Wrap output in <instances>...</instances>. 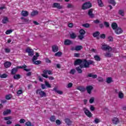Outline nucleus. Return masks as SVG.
<instances>
[{"label":"nucleus","mask_w":126,"mask_h":126,"mask_svg":"<svg viewBox=\"0 0 126 126\" xmlns=\"http://www.w3.org/2000/svg\"><path fill=\"white\" fill-rule=\"evenodd\" d=\"M95 63L92 60L87 61L86 59H77L74 63L75 65H80L81 68H89L91 64Z\"/></svg>","instance_id":"f257e3e1"},{"label":"nucleus","mask_w":126,"mask_h":126,"mask_svg":"<svg viewBox=\"0 0 126 126\" xmlns=\"http://www.w3.org/2000/svg\"><path fill=\"white\" fill-rule=\"evenodd\" d=\"M92 7V4L90 2H86L82 6V9L85 10Z\"/></svg>","instance_id":"f03ea898"},{"label":"nucleus","mask_w":126,"mask_h":126,"mask_svg":"<svg viewBox=\"0 0 126 126\" xmlns=\"http://www.w3.org/2000/svg\"><path fill=\"white\" fill-rule=\"evenodd\" d=\"M83 111L85 115H86L87 117H88L89 118L92 117V115H93L92 113H91V112H90V111H89V110H88V109H87V108L84 107L83 108Z\"/></svg>","instance_id":"7ed1b4c3"},{"label":"nucleus","mask_w":126,"mask_h":126,"mask_svg":"<svg viewBox=\"0 0 126 126\" xmlns=\"http://www.w3.org/2000/svg\"><path fill=\"white\" fill-rule=\"evenodd\" d=\"M101 49L103 51H108V52H111L112 51V47L106 44L102 45Z\"/></svg>","instance_id":"20e7f679"},{"label":"nucleus","mask_w":126,"mask_h":126,"mask_svg":"<svg viewBox=\"0 0 126 126\" xmlns=\"http://www.w3.org/2000/svg\"><path fill=\"white\" fill-rule=\"evenodd\" d=\"M26 52L28 53L29 57H33L34 56V50L29 47L26 49Z\"/></svg>","instance_id":"39448f33"},{"label":"nucleus","mask_w":126,"mask_h":126,"mask_svg":"<svg viewBox=\"0 0 126 126\" xmlns=\"http://www.w3.org/2000/svg\"><path fill=\"white\" fill-rule=\"evenodd\" d=\"M36 94H39L40 97H46V93H45L44 91H42L41 89L36 90Z\"/></svg>","instance_id":"423d86ee"},{"label":"nucleus","mask_w":126,"mask_h":126,"mask_svg":"<svg viewBox=\"0 0 126 126\" xmlns=\"http://www.w3.org/2000/svg\"><path fill=\"white\" fill-rule=\"evenodd\" d=\"M73 44V42L70 39H65L64 41V45L65 46H69L70 45H72Z\"/></svg>","instance_id":"0eeeda50"},{"label":"nucleus","mask_w":126,"mask_h":126,"mask_svg":"<svg viewBox=\"0 0 126 126\" xmlns=\"http://www.w3.org/2000/svg\"><path fill=\"white\" fill-rule=\"evenodd\" d=\"M52 7H55L56 8H58V9H62V8H63V7H62V6H61V4H60V3H54L53 4V6Z\"/></svg>","instance_id":"6e6552de"},{"label":"nucleus","mask_w":126,"mask_h":126,"mask_svg":"<svg viewBox=\"0 0 126 126\" xmlns=\"http://www.w3.org/2000/svg\"><path fill=\"white\" fill-rule=\"evenodd\" d=\"M86 90L89 94H91V92L93 90V87L92 86H88L86 87Z\"/></svg>","instance_id":"1a4fd4ad"},{"label":"nucleus","mask_w":126,"mask_h":126,"mask_svg":"<svg viewBox=\"0 0 126 126\" xmlns=\"http://www.w3.org/2000/svg\"><path fill=\"white\" fill-rule=\"evenodd\" d=\"M112 123L114 125H118V124L120 123V120L119 119H118V118L115 117L112 119Z\"/></svg>","instance_id":"9d476101"},{"label":"nucleus","mask_w":126,"mask_h":126,"mask_svg":"<svg viewBox=\"0 0 126 126\" xmlns=\"http://www.w3.org/2000/svg\"><path fill=\"white\" fill-rule=\"evenodd\" d=\"M48 70H44L43 71V74H42L41 75L42 76H43V77H45V78H48V77H49V76L47 75V74H48Z\"/></svg>","instance_id":"9b49d317"},{"label":"nucleus","mask_w":126,"mask_h":126,"mask_svg":"<svg viewBox=\"0 0 126 126\" xmlns=\"http://www.w3.org/2000/svg\"><path fill=\"white\" fill-rule=\"evenodd\" d=\"M59 51V47L57 45H53L52 46V52L56 53Z\"/></svg>","instance_id":"f8f14e48"},{"label":"nucleus","mask_w":126,"mask_h":126,"mask_svg":"<svg viewBox=\"0 0 126 126\" xmlns=\"http://www.w3.org/2000/svg\"><path fill=\"white\" fill-rule=\"evenodd\" d=\"M115 32L116 34H122L123 33V30L121 28H118L115 31Z\"/></svg>","instance_id":"ddd939ff"},{"label":"nucleus","mask_w":126,"mask_h":126,"mask_svg":"<svg viewBox=\"0 0 126 126\" xmlns=\"http://www.w3.org/2000/svg\"><path fill=\"white\" fill-rule=\"evenodd\" d=\"M21 13L22 16H25V17L29 15V12L27 11H22Z\"/></svg>","instance_id":"4468645a"},{"label":"nucleus","mask_w":126,"mask_h":126,"mask_svg":"<svg viewBox=\"0 0 126 126\" xmlns=\"http://www.w3.org/2000/svg\"><path fill=\"white\" fill-rule=\"evenodd\" d=\"M111 27L113 30H116L117 29H118V24L117 23H113L111 25Z\"/></svg>","instance_id":"2eb2a0df"},{"label":"nucleus","mask_w":126,"mask_h":126,"mask_svg":"<svg viewBox=\"0 0 126 126\" xmlns=\"http://www.w3.org/2000/svg\"><path fill=\"white\" fill-rule=\"evenodd\" d=\"M4 65L6 68H8V67H10V66H11V63L6 62L4 63Z\"/></svg>","instance_id":"dca6fc26"},{"label":"nucleus","mask_w":126,"mask_h":126,"mask_svg":"<svg viewBox=\"0 0 126 126\" xmlns=\"http://www.w3.org/2000/svg\"><path fill=\"white\" fill-rule=\"evenodd\" d=\"M92 12H93V9H91L89 10L88 14L91 18H93V17H94V14H93Z\"/></svg>","instance_id":"f3484780"},{"label":"nucleus","mask_w":126,"mask_h":126,"mask_svg":"<svg viewBox=\"0 0 126 126\" xmlns=\"http://www.w3.org/2000/svg\"><path fill=\"white\" fill-rule=\"evenodd\" d=\"M87 77H92V78H94V79H95V78H96L97 77V76L96 74H93V73H90L88 74Z\"/></svg>","instance_id":"a211bd4d"},{"label":"nucleus","mask_w":126,"mask_h":126,"mask_svg":"<svg viewBox=\"0 0 126 126\" xmlns=\"http://www.w3.org/2000/svg\"><path fill=\"white\" fill-rule=\"evenodd\" d=\"M65 123L68 125V126H71L72 124L71 121L69 120L68 118H66L64 120Z\"/></svg>","instance_id":"6ab92c4d"},{"label":"nucleus","mask_w":126,"mask_h":126,"mask_svg":"<svg viewBox=\"0 0 126 126\" xmlns=\"http://www.w3.org/2000/svg\"><path fill=\"white\" fill-rule=\"evenodd\" d=\"M99 35H100V32H96L93 34V37H94V38L96 37V39H97V40H99V37L97 36H99Z\"/></svg>","instance_id":"aec40b11"},{"label":"nucleus","mask_w":126,"mask_h":126,"mask_svg":"<svg viewBox=\"0 0 126 126\" xmlns=\"http://www.w3.org/2000/svg\"><path fill=\"white\" fill-rule=\"evenodd\" d=\"M81 67L80 66H77L76 67V70L77 71L78 73H82L83 71L82 69H81Z\"/></svg>","instance_id":"412c9836"},{"label":"nucleus","mask_w":126,"mask_h":126,"mask_svg":"<svg viewBox=\"0 0 126 126\" xmlns=\"http://www.w3.org/2000/svg\"><path fill=\"white\" fill-rule=\"evenodd\" d=\"M17 71H18V68H13L11 71V74H15V73H16V72H17Z\"/></svg>","instance_id":"4be33fe9"},{"label":"nucleus","mask_w":126,"mask_h":126,"mask_svg":"<svg viewBox=\"0 0 126 126\" xmlns=\"http://www.w3.org/2000/svg\"><path fill=\"white\" fill-rule=\"evenodd\" d=\"M7 22H8V18L6 17H4L2 20V23H3V24H6Z\"/></svg>","instance_id":"5701e85b"},{"label":"nucleus","mask_w":126,"mask_h":126,"mask_svg":"<svg viewBox=\"0 0 126 126\" xmlns=\"http://www.w3.org/2000/svg\"><path fill=\"white\" fill-rule=\"evenodd\" d=\"M10 113H11V110H10V109H7L3 112V116H6V115H8V114H10Z\"/></svg>","instance_id":"b1692460"},{"label":"nucleus","mask_w":126,"mask_h":126,"mask_svg":"<svg viewBox=\"0 0 126 126\" xmlns=\"http://www.w3.org/2000/svg\"><path fill=\"white\" fill-rule=\"evenodd\" d=\"M77 89L78 90H79L80 91H81V92H84L86 90V89H85V88H84V87H78Z\"/></svg>","instance_id":"393cba45"},{"label":"nucleus","mask_w":126,"mask_h":126,"mask_svg":"<svg viewBox=\"0 0 126 126\" xmlns=\"http://www.w3.org/2000/svg\"><path fill=\"white\" fill-rule=\"evenodd\" d=\"M105 57H106V58H111L113 56V55L110 53V52L108 51V52H106L104 54Z\"/></svg>","instance_id":"a878e982"},{"label":"nucleus","mask_w":126,"mask_h":126,"mask_svg":"<svg viewBox=\"0 0 126 126\" xmlns=\"http://www.w3.org/2000/svg\"><path fill=\"white\" fill-rule=\"evenodd\" d=\"M81 49H83V47H82L81 45H78L75 47V51H80Z\"/></svg>","instance_id":"bb28decb"},{"label":"nucleus","mask_w":126,"mask_h":126,"mask_svg":"<svg viewBox=\"0 0 126 126\" xmlns=\"http://www.w3.org/2000/svg\"><path fill=\"white\" fill-rule=\"evenodd\" d=\"M97 3L100 7L104 6V4L103 3V2H102V0H97Z\"/></svg>","instance_id":"cd10ccee"},{"label":"nucleus","mask_w":126,"mask_h":126,"mask_svg":"<svg viewBox=\"0 0 126 126\" xmlns=\"http://www.w3.org/2000/svg\"><path fill=\"white\" fill-rule=\"evenodd\" d=\"M21 77V76L20 74H16L13 76L14 79H16L17 80L20 79Z\"/></svg>","instance_id":"c85d7f7f"},{"label":"nucleus","mask_w":126,"mask_h":126,"mask_svg":"<svg viewBox=\"0 0 126 126\" xmlns=\"http://www.w3.org/2000/svg\"><path fill=\"white\" fill-rule=\"evenodd\" d=\"M108 1L109 3L112 4V5H116V1H115V0H108Z\"/></svg>","instance_id":"c756f323"},{"label":"nucleus","mask_w":126,"mask_h":126,"mask_svg":"<svg viewBox=\"0 0 126 126\" xmlns=\"http://www.w3.org/2000/svg\"><path fill=\"white\" fill-rule=\"evenodd\" d=\"M53 90L55 91L57 93H58V94H60V95H62V94H63V92L58 90V89H57L56 88H55Z\"/></svg>","instance_id":"7c9ffc66"},{"label":"nucleus","mask_w":126,"mask_h":126,"mask_svg":"<svg viewBox=\"0 0 126 126\" xmlns=\"http://www.w3.org/2000/svg\"><path fill=\"white\" fill-rule=\"evenodd\" d=\"M112 82H113V80H112V77H108L106 78L107 83L110 84Z\"/></svg>","instance_id":"2f4dec72"},{"label":"nucleus","mask_w":126,"mask_h":126,"mask_svg":"<svg viewBox=\"0 0 126 126\" xmlns=\"http://www.w3.org/2000/svg\"><path fill=\"white\" fill-rule=\"evenodd\" d=\"M70 37L71 39H75L76 38V34L74 33H72L70 34Z\"/></svg>","instance_id":"473e14b6"},{"label":"nucleus","mask_w":126,"mask_h":126,"mask_svg":"<svg viewBox=\"0 0 126 126\" xmlns=\"http://www.w3.org/2000/svg\"><path fill=\"white\" fill-rule=\"evenodd\" d=\"M39 12L37 11H34L31 13L32 16H35V15H38Z\"/></svg>","instance_id":"72a5a7b5"},{"label":"nucleus","mask_w":126,"mask_h":126,"mask_svg":"<svg viewBox=\"0 0 126 126\" xmlns=\"http://www.w3.org/2000/svg\"><path fill=\"white\" fill-rule=\"evenodd\" d=\"M94 58L95 61H97V62H100V61H101V58H100V57H99L98 55L94 56Z\"/></svg>","instance_id":"f704fd0d"},{"label":"nucleus","mask_w":126,"mask_h":126,"mask_svg":"<svg viewBox=\"0 0 126 126\" xmlns=\"http://www.w3.org/2000/svg\"><path fill=\"white\" fill-rule=\"evenodd\" d=\"M6 77H7V74L4 73L1 75V74H0V78H6Z\"/></svg>","instance_id":"c9c22d12"},{"label":"nucleus","mask_w":126,"mask_h":126,"mask_svg":"<svg viewBox=\"0 0 126 126\" xmlns=\"http://www.w3.org/2000/svg\"><path fill=\"white\" fill-rule=\"evenodd\" d=\"M118 96L120 99H123V98H124V94L122 93V92H120Z\"/></svg>","instance_id":"e433bc0d"},{"label":"nucleus","mask_w":126,"mask_h":126,"mask_svg":"<svg viewBox=\"0 0 126 126\" xmlns=\"http://www.w3.org/2000/svg\"><path fill=\"white\" fill-rule=\"evenodd\" d=\"M45 84L48 88H51L52 87V86H51V84L49 83V82L45 81Z\"/></svg>","instance_id":"4c0bfd02"},{"label":"nucleus","mask_w":126,"mask_h":126,"mask_svg":"<svg viewBox=\"0 0 126 126\" xmlns=\"http://www.w3.org/2000/svg\"><path fill=\"white\" fill-rule=\"evenodd\" d=\"M63 55V53L61 52H58L55 53V57H61Z\"/></svg>","instance_id":"58836bf2"},{"label":"nucleus","mask_w":126,"mask_h":126,"mask_svg":"<svg viewBox=\"0 0 126 126\" xmlns=\"http://www.w3.org/2000/svg\"><path fill=\"white\" fill-rule=\"evenodd\" d=\"M82 26L83 27H85V28H89V27H90V25L88 23H86V24H83Z\"/></svg>","instance_id":"ea45409f"},{"label":"nucleus","mask_w":126,"mask_h":126,"mask_svg":"<svg viewBox=\"0 0 126 126\" xmlns=\"http://www.w3.org/2000/svg\"><path fill=\"white\" fill-rule=\"evenodd\" d=\"M119 14L120 15H121V16H124V10H120L119 11Z\"/></svg>","instance_id":"a19ab883"},{"label":"nucleus","mask_w":126,"mask_h":126,"mask_svg":"<svg viewBox=\"0 0 126 126\" xmlns=\"http://www.w3.org/2000/svg\"><path fill=\"white\" fill-rule=\"evenodd\" d=\"M67 7L68 8H73V7H74V6L72 5V4L68 3L67 5Z\"/></svg>","instance_id":"79ce46f5"},{"label":"nucleus","mask_w":126,"mask_h":126,"mask_svg":"<svg viewBox=\"0 0 126 126\" xmlns=\"http://www.w3.org/2000/svg\"><path fill=\"white\" fill-rule=\"evenodd\" d=\"M50 121H51V122H55V121H56V117H55L54 116H52L50 117Z\"/></svg>","instance_id":"37998d69"},{"label":"nucleus","mask_w":126,"mask_h":126,"mask_svg":"<svg viewBox=\"0 0 126 126\" xmlns=\"http://www.w3.org/2000/svg\"><path fill=\"white\" fill-rule=\"evenodd\" d=\"M85 33H86V32H85V31L84 30H81L80 31V34L81 35H84L85 34Z\"/></svg>","instance_id":"c03bdc74"},{"label":"nucleus","mask_w":126,"mask_h":126,"mask_svg":"<svg viewBox=\"0 0 126 126\" xmlns=\"http://www.w3.org/2000/svg\"><path fill=\"white\" fill-rule=\"evenodd\" d=\"M10 33H12V30H7L5 32V34H6V35H8V34H10Z\"/></svg>","instance_id":"a18cd8bd"},{"label":"nucleus","mask_w":126,"mask_h":126,"mask_svg":"<svg viewBox=\"0 0 126 126\" xmlns=\"http://www.w3.org/2000/svg\"><path fill=\"white\" fill-rule=\"evenodd\" d=\"M23 22H24V24H27L29 23V20L28 19H24V20L23 21Z\"/></svg>","instance_id":"49530a36"},{"label":"nucleus","mask_w":126,"mask_h":126,"mask_svg":"<svg viewBox=\"0 0 126 126\" xmlns=\"http://www.w3.org/2000/svg\"><path fill=\"white\" fill-rule=\"evenodd\" d=\"M90 109L92 112H93V111H95V107L93 105H90Z\"/></svg>","instance_id":"de8ad7c7"},{"label":"nucleus","mask_w":126,"mask_h":126,"mask_svg":"<svg viewBox=\"0 0 126 126\" xmlns=\"http://www.w3.org/2000/svg\"><path fill=\"white\" fill-rule=\"evenodd\" d=\"M76 72V70L74 69H72L70 71V74H74V73Z\"/></svg>","instance_id":"09e8293b"},{"label":"nucleus","mask_w":126,"mask_h":126,"mask_svg":"<svg viewBox=\"0 0 126 126\" xmlns=\"http://www.w3.org/2000/svg\"><path fill=\"white\" fill-rule=\"evenodd\" d=\"M94 99H95V98H94V97H91V98L90 99L89 102H90V104H92L94 102Z\"/></svg>","instance_id":"8fccbe9b"},{"label":"nucleus","mask_w":126,"mask_h":126,"mask_svg":"<svg viewBox=\"0 0 126 126\" xmlns=\"http://www.w3.org/2000/svg\"><path fill=\"white\" fill-rule=\"evenodd\" d=\"M5 98H6V100H10V99H11V95L8 94V95H6Z\"/></svg>","instance_id":"3c124183"},{"label":"nucleus","mask_w":126,"mask_h":126,"mask_svg":"<svg viewBox=\"0 0 126 126\" xmlns=\"http://www.w3.org/2000/svg\"><path fill=\"white\" fill-rule=\"evenodd\" d=\"M104 26H106L107 28L110 27V24L108 22H104Z\"/></svg>","instance_id":"603ef678"},{"label":"nucleus","mask_w":126,"mask_h":126,"mask_svg":"<svg viewBox=\"0 0 126 126\" xmlns=\"http://www.w3.org/2000/svg\"><path fill=\"white\" fill-rule=\"evenodd\" d=\"M34 64H40L41 63V61H36L33 62Z\"/></svg>","instance_id":"864d4df0"},{"label":"nucleus","mask_w":126,"mask_h":126,"mask_svg":"<svg viewBox=\"0 0 126 126\" xmlns=\"http://www.w3.org/2000/svg\"><path fill=\"white\" fill-rule=\"evenodd\" d=\"M94 123L95 124H99V123H100V119H98V118H95L94 119Z\"/></svg>","instance_id":"5fc2aeb1"},{"label":"nucleus","mask_w":126,"mask_h":126,"mask_svg":"<svg viewBox=\"0 0 126 126\" xmlns=\"http://www.w3.org/2000/svg\"><path fill=\"white\" fill-rule=\"evenodd\" d=\"M78 38L80 40H83V39L84 38V35H83V34H80L78 36Z\"/></svg>","instance_id":"6e6d98bb"},{"label":"nucleus","mask_w":126,"mask_h":126,"mask_svg":"<svg viewBox=\"0 0 126 126\" xmlns=\"http://www.w3.org/2000/svg\"><path fill=\"white\" fill-rule=\"evenodd\" d=\"M108 41L109 42H113L114 41V38L112 36L108 37Z\"/></svg>","instance_id":"4d7b16f0"},{"label":"nucleus","mask_w":126,"mask_h":126,"mask_svg":"<svg viewBox=\"0 0 126 126\" xmlns=\"http://www.w3.org/2000/svg\"><path fill=\"white\" fill-rule=\"evenodd\" d=\"M97 80H98V81L99 82H104V79H103L102 78V77H99V78H98Z\"/></svg>","instance_id":"13d9d810"},{"label":"nucleus","mask_w":126,"mask_h":126,"mask_svg":"<svg viewBox=\"0 0 126 126\" xmlns=\"http://www.w3.org/2000/svg\"><path fill=\"white\" fill-rule=\"evenodd\" d=\"M26 126H32V123H31V122H27L26 123Z\"/></svg>","instance_id":"bf43d9fd"},{"label":"nucleus","mask_w":126,"mask_h":126,"mask_svg":"<svg viewBox=\"0 0 126 126\" xmlns=\"http://www.w3.org/2000/svg\"><path fill=\"white\" fill-rule=\"evenodd\" d=\"M56 123L57 125H58V126H60V125L62 124V123H61V121H60L59 120H57L56 121Z\"/></svg>","instance_id":"052dcab7"},{"label":"nucleus","mask_w":126,"mask_h":126,"mask_svg":"<svg viewBox=\"0 0 126 126\" xmlns=\"http://www.w3.org/2000/svg\"><path fill=\"white\" fill-rule=\"evenodd\" d=\"M5 53H10V49L9 48H5Z\"/></svg>","instance_id":"680f3d73"},{"label":"nucleus","mask_w":126,"mask_h":126,"mask_svg":"<svg viewBox=\"0 0 126 126\" xmlns=\"http://www.w3.org/2000/svg\"><path fill=\"white\" fill-rule=\"evenodd\" d=\"M25 122H26V121H25V119H21L20 120V124H24L25 123Z\"/></svg>","instance_id":"e2e57ef3"},{"label":"nucleus","mask_w":126,"mask_h":126,"mask_svg":"<svg viewBox=\"0 0 126 126\" xmlns=\"http://www.w3.org/2000/svg\"><path fill=\"white\" fill-rule=\"evenodd\" d=\"M17 93L18 95H20V94H22V90H18Z\"/></svg>","instance_id":"0e129e2a"},{"label":"nucleus","mask_w":126,"mask_h":126,"mask_svg":"<svg viewBox=\"0 0 126 126\" xmlns=\"http://www.w3.org/2000/svg\"><path fill=\"white\" fill-rule=\"evenodd\" d=\"M67 87H68V88H70L72 87V83H69V84H68Z\"/></svg>","instance_id":"69168bd1"},{"label":"nucleus","mask_w":126,"mask_h":126,"mask_svg":"<svg viewBox=\"0 0 126 126\" xmlns=\"http://www.w3.org/2000/svg\"><path fill=\"white\" fill-rule=\"evenodd\" d=\"M38 80L40 81V82H43V78L41 77V76L38 77Z\"/></svg>","instance_id":"338daca9"},{"label":"nucleus","mask_w":126,"mask_h":126,"mask_svg":"<svg viewBox=\"0 0 126 126\" xmlns=\"http://www.w3.org/2000/svg\"><path fill=\"white\" fill-rule=\"evenodd\" d=\"M38 58L36 57V56H34L33 58H32V62H34L35 61H36V60H37Z\"/></svg>","instance_id":"774afa93"}]
</instances>
